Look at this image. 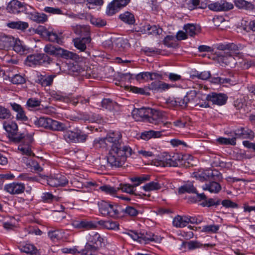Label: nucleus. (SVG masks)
<instances>
[{"mask_svg":"<svg viewBox=\"0 0 255 255\" xmlns=\"http://www.w3.org/2000/svg\"><path fill=\"white\" fill-rule=\"evenodd\" d=\"M108 142L111 146L107 157L108 164L112 167L122 166L127 158L132 154V149L122 141V135L120 131H110L107 134Z\"/></svg>","mask_w":255,"mask_h":255,"instance_id":"f257e3e1","label":"nucleus"},{"mask_svg":"<svg viewBox=\"0 0 255 255\" xmlns=\"http://www.w3.org/2000/svg\"><path fill=\"white\" fill-rule=\"evenodd\" d=\"M98 205L100 213L104 216H108L114 219L123 216V208L118 204L101 201Z\"/></svg>","mask_w":255,"mask_h":255,"instance_id":"f03ea898","label":"nucleus"},{"mask_svg":"<svg viewBox=\"0 0 255 255\" xmlns=\"http://www.w3.org/2000/svg\"><path fill=\"white\" fill-rule=\"evenodd\" d=\"M33 124L37 127H42L52 130L64 131L67 128L64 124L44 117L34 118Z\"/></svg>","mask_w":255,"mask_h":255,"instance_id":"7ed1b4c3","label":"nucleus"},{"mask_svg":"<svg viewBox=\"0 0 255 255\" xmlns=\"http://www.w3.org/2000/svg\"><path fill=\"white\" fill-rule=\"evenodd\" d=\"M11 140L15 142H23L25 143H21L19 145L18 150L22 154L27 156H34L32 153L30 143L32 141L31 137L30 136H25L23 133L17 134V132L10 135Z\"/></svg>","mask_w":255,"mask_h":255,"instance_id":"20e7f679","label":"nucleus"},{"mask_svg":"<svg viewBox=\"0 0 255 255\" xmlns=\"http://www.w3.org/2000/svg\"><path fill=\"white\" fill-rule=\"evenodd\" d=\"M149 178L150 176L149 175L132 177L130 178V180L134 183L132 185L129 184H120L118 187V190H121L123 192L127 193L133 194L135 196H140V194H137L135 193L134 188L139 185L141 183L149 180Z\"/></svg>","mask_w":255,"mask_h":255,"instance_id":"39448f33","label":"nucleus"},{"mask_svg":"<svg viewBox=\"0 0 255 255\" xmlns=\"http://www.w3.org/2000/svg\"><path fill=\"white\" fill-rule=\"evenodd\" d=\"M193 175L194 177L201 182L208 180H218L221 177V174L219 171L211 169L195 172Z\"/></svg>","mask_w":255,"mask_h":255,"instance_id":"423d86ee","label":"nucleus"},{"mask_svg":"<svg viewBox=\"0 0 255 255\" xmlns=\"http://www.w3.org/2000/svg\"><path fill=\"white\" fill-rule=\"evenodd\" d=\"M185 156L175 153L172 156L166 154L161 160L163 166L177 167L183 164Z\"/></svg>","mask_w":255,"mask_h":255,"instance_id":"0eeeda50","label":"nucleus"},{"mask_svg":"<svg viewBox=\"0 0 255 255\" xmlns=\"http://www.w3.org/2000/svg\"><path fill=\"white\" fill-rule=\"evenodd\" d=\"M52 60L45 54H34L28 55L26 59V63L29 66L44 64H49Z\"/></svg>","mask_w":255,"mask_h":255,"instance_id":"6e6552de","label":"nucleus"},{"mask_svg":"<svg viewBox=\"0 0 255 255\" xmlns=\"http://www.w3.org/2000/svg\"><path fill=\"white\" fill-rule=\"evenodd\" d=\"M65 139L68 142L75 143L84 142L87 139L88 135L82 131L66 132L64 135Z\"/></svg>","mask_w":255,"mask_h":255,"instance_id":"1a4fd4ad","label":"nucleus"},{"mask_svg":"<svg viewBox=\"0 0 255 255\" xmlns=\"http://www.w3.org/2000/svg\"><path fill=\"white\" fill-rule=\"evenodd\" d=\"M130 0H113L108 5L106 13L108 15H113L125 7Z\"/></svg>","mask_w":255,"mask_h":255,"instance_id":"9d476101","label":"nucleus"},{"mask_svg":"<svg viewBox=\"0 0 255 255\" xmlns=\"http://www.w3.org/2000/svg\"><path fill=\"white\" fill-rule=\"evenodd\" d=\"M68 183L67 178L61 174H56L47 178V184L51 187L64 186Z\"/></svg>","mask_w":255,"mask_h":255,"instance_id":"9b49d317","label":"nucleus"},{"mask_svg":"<svg viewBox=\"0 0 255 255\" xmlns=\"http://www.w3.org/2000/svg\"><path fill=\"white\" fill-rule=\"evenodd\" d=\"M44 51L45 53L53 55H61L64 56L66 58L71 57L72 53L67 50L59 47H55L51 44L46 45L44 48Z\"/></svg>","mask_w":255,"mask_h":255,"instance_id":"f8f14e48","label":"nucleus"},{"mask_svg":"<svg viewBox=\"0 0 255 255\" xmlns=\"http://www.w3.org/2000/svg\"><path fill=\"white\" fill-rule=\"evenodd\" d=\"M163 114L159 111L149 108L146 122L158 125L163 122Z\"/></svg>","mask_w":255,"mask_h":255,"instance_id":"ddd939ff","label":"nucleus"},{"mask_svg":"<svg viewBox=\"0 0 255 255\" xmlns=\"http://www.w3.org/2000/svg\"><path fill=\"white\" fill-rule=\"evenodd\" d=\"M4 190L10 194H19L24 192L25 186L21 183L13 182L6 184L4 186Z\"/></svg>","mask_w":255,"mask_h":255,"instance_id":"4468645a","label":"nucleus"},{"mask_svg":"<svg viewBox=\"0 0 255 255\" xmlns=\"http://www.w3.org/2000/svg\"><path fill=\"white\" fill-rule=\"evenodd\" d=\"M227 98L225 94L221 93H212L206 96L207 100L212 102L213 104L220 106L224 105L226 103Z\"/></svg>","mask_w":255,"mask_h":255,"instance_id":"2eb2a0df","label":"nucleus"},{"mask_svg":"<svg viewBox=\"0 0 255 255\" xmlns=\"http://www.w3.org/2000/svg\"><path fill=\"white\" fill-rule=\"evenodd\" d=\"M218 60L222 66H229L231 68H234L237 63L236 58L230 53L220 55Z\"/></svg>","mask_w":255,"mask_h":255,"instance_id":"dca6fc26","label":"nucleus"},{"mask_svg":"<svg viewBox=\"0 0 255 255\" xmlns=\"http://www.w3.org/2000/svg\"><path fill=\"white\" fill-rule=\"evenodd\" d=\"M149 108L134 109L132 112L133 118L136 121H147Z\"/></svg>","mask_w":255,"mask_h":255,"instance_id":"f3484780","label":"nucleus"},{"mask_svg":"<svg viewBox=\"0 0 255 255\" xmlns=\"http://www.w3.org/2000/svg\"><path fill=\"white\" fill-rule=\"evenodd\" d=\"M234 137L240 138L253 139L255 137L254 132L250 129L245 128H240L235 130L233 133Z\"/></svg>","mask_w":255,"mask_h":255,"instance_id":"a211bd4d","label":"nucleus"},{"mask_svg":"<svg viewBox=\"0 0 255 255\" xmlns=\"http://www.w3.org/2000/svg\"><path fill=\"white\" fill-rule=\"evenodd\" d=\"M72 225L76 229H94L97 227L95 224L92 222H88L85 221H73L72 223Z\"/></svg>","mask_w":255,"mask_h":255,"instance_id":"6ab92c4d","label":"nucleus"},{"mask_svg":"<svg viewBox=\"0 0 255 255\" xmlns=\"http://www.w3.org/2000/svg\"><path fill=\"white\" fill-rule=\"evenodd\" d=\"M10 104L12 109L17 113L16 118L17 120L23 121H27L28 118L25 115V112L20 105L15 103H10Z\"/></svg>","mask_w":255,"mask_h":255,"instance_id":"aec40b11","label":"nucleus"},{"mask_svg":"<svg viewBox=\"0 0 255 255\" xmlns=\"http://www.w3.org/2000/svg\"><path fill=\"white\" fill-rule=\"evenodd\" d=\"M241 47V45H237L234 43H219L216 45V48L220 50H229L234 52L239 50Z\"/></svg>","mask_w":255,"mask_h":255,"instance_id":"412c9836","label":"nucleus"},{"mask_svg":"<svg viewBox=\"0 0 255 255\" xmlns=\"http://www.w3.org/2000/svg\"><path fill=\"white\" fill-rule=\"evenodd\" d=\"M99 248L97 246H93L89 243H86L84 249L79 251V254L81 255H98Z\"/></svg>","mask_w":255,"mask_h":255,"instance_id":"4be33fe9","label":"nucleus"},{"mask_svg":"<svg viewBox=\"0 0 255 255\" xmlns=\"http://www.w3.org/2000/svg\"><path fill=\"white\" fill-rule=\"evenodd\" d=\"M103 241V239L98 233L93 232L90 234L87 243H89L95 247L97 246L98 248H100L102 246Z\"/></svg>","mask_w":255,"mask_h":255,"instance_id":"5701e85b","label":"nucleus"},{"mask_svg":"<svg viewBox=\"0 0 255 255\" xmlns=\"http://www.w3.org/2000/svg\"><path fill=\"white\" fill-rule=\"evenodd\" d=\"M183 245L187 248L189 250H194L197 249L204 247H212L213 246L212 244H202L197 241H190L189 242H186L183 243Z\"/></svg>","mask_w":255,"mask_h":255,"instance_id":"b1692460","label":"nucleus"},{"mask_svg":"<svg viewBox=\"0 0 255 255\" xmlns=\"http://www.w3.org/2000/svg\"><path fill=\"white\" fill-rule=\"evenodd\" d=\"M12 47L14 51L20 55L25 54L28 51L26 46L19 39H14V42Z\"/></svg>","mask_w":255,"mask_h":255,"instance_id":"393cba45","label":"nucleus"},{"mask_svg":"<svg viewBox=\"0 0 255 255\" xmlns=\"http://www.w3.org/2000/svg\"><path fill=\"white\" fill-rule=\"evenodd\" d=\"M14 38L7 35L0 37V49H8L12 47L14 42Z\"/></svg>","mask_w":255,"mask_h":255,"instance_id":"a878e982","label":"nucleus"},{"mask_svg":"<svg viewBox=\"0 0 255 255\" xmlns=\"http://www.w3.org/2000/svg\"><path fill=\"white\" fill-rule=\"evenodd\" d=\"M186 100L187 99H185V96L183 98L176 97L168 99L167 103L173 107H179L184 108L187 105Z\"/></svg>","mask_w":255,"mask_h":255,"instance_id":"bb28decb","label":"nucleus"},{"mask_svg":"<svg viewBox=\"0 0 255 255\" xmlns=\"http://www.w3.org/2000/svg\"><path fill=\"white\" fill-rule=\"evenodd\" d=\"M28 17L37 23H43L47 20V16L44 13H40L36 12L34 9H33L31 14H30Z\"/></svg>","mask_w":255,"mask_h":255,"instance_id":"cd10ccee","label":"nucleus"},{"mask_svg":"<svg viewBox=\"0 0 255 255\" xmlns=\"http://www.w3.org/2000/svg\"><path fill=\"white\" fill-rule=\"evenodd\" d=\"M178 192L180 194H184L185 193H197V190L194 187L193 182L188 181L179 188Z\"/></svg>","mask_w":255,"mask_h":255,"instance_id":"c85d7f7f","label":"nucleus"},{"mask_svg":"<svg viewBox=\"0 0 255 255\" xmlns=\"http://www.w3.org/2000/svg\"><path fill=\"white\" fill-rule=\"evenodd\" d=\"M202 189L211 193H217L221 190V186L217 182L213 181L203 185Z\"/></svg>","mask_w":255,"mask_h":255,"instance_id":"c756f323","label":"nucleus"},{"mask_svg":"<svg viewBox=\"0 0 255 255\" xmlns=\"http://www.w3.org/2000/svg\"><path fill=\"white\" fill-rule=\"evenodd\" d=\"M7 26L10 28L24 31L28 27L29 24L26 22L16 21L7 23Z\"/></svg>","mask_w":255,"mask_h":255,"instance_id":"7c9ffc66","label":"nucleus"},{"mask_svg":"<svg viewBox=\"0 0 255 255\" xmlns=\"http://www.w3.org/2000/svg\"><path fill=\"white\" fill-rule=\"evenodd\" d=\"M55 77V75H41L38 77L37 82L40 84H41L42 86H49L52 84L53 81V79Z\"/></svg>","mask_w":255,"mask_h":255,"instance_id":"2f4dec72","label":"nucleus"},{"mask_svg":"<svg viewBox=\"0 0 255 255\" xmlns=\"http://www.w3.org/2000/svg\"><path fill=\"white\" fill-rule=\"evenodd\" d=\"M119 18L124 22L128 24H133L135 20L133 14L129 11H125L119 16Z\"/></svg>","mask_w":255,"mask_h":255,"instance_id":"473e14b6","label":"nucleus"},{"mask_svg":"<svg viewBox=\"0 0 255 255\" xmlns=\"http://www.w3.org/2000/svg\"><path fill=\"white\" fill-rule=\"evenodd\" d=\"M21 2L17 0L10 1L6 7L7 10L10 13H18L20 12Z\"/></svg>","mask_w":255,"mask_h":255,"instance_id":"72a5a7b5","label":"nucleus"},{"mask_svg":"<svg viewBox=\"0 0 255 255\" xmlns=\"http://www.w3.org/2000/svg\"><path fill=\"white\" fill-rule=\"evenodd\" d=\"M188 218L186 216H181L178 215L173 220V225L176 228H183L188 224Z\"/></svg>","mask_w":255,"mask_h":255,"instance_id":"f704fd0d","label":"nucleus"},{"mask_svg":"<svg viewBox=\"0 0 255 255\" xmlns=\"http://www.w3.org/2000/svg\"><path fill=\"white\" fill-rule=\"evenodd\" d=\"M91 41L90 37H83L82 39L77 38L74 40L75 46L81 51H84L86 48V43Z\"/></svg>","mask_w":255,"mask_h":255,"instance_id":"c9c22d12","label":"nucleus"},{"mask_svg":"<svg viewBox=\"0 0 255 255\" xmlns=\"http://www.w3.org/2000/svg\"><path fill=\"white\" fill-rule=\"evenodd\" d=\"M184 29L185 30L186 34L191 37L197 34L200 30V28L199 26H196L193 24L190 23L185 24L184 26Z\"/></svg>","mask_w":255,"mask_h":255,"instance_id":"e433bc0d","label":"nucleus"},{"mask_svg":"<svg viewBox=\"0 0 255 255\" xmlns=\"http://www.w3.org/2000/svg\"><path fill=\"white\" fill-rule=\"evenodd\" d=\"M74 32L81 36H87L89 33V27L86 25H76L72 26Z\"/></svg>","mask_w":255,"mask_h":255,"instance_id":"4c0bfd02","label":"nucleus"},{"mask_svg":"<svg viewBox=\"0 0 255 255\" xmlns=\"http://www.w3.org/2000/svg\"><path fill=\"white\" fill-rule=\"evenodd\" d=\"M21 251L30 255H38L39 253L37 249L34 245L30 244H26L21 247Z\"/></svg>","mask_w":255,"mask_h":255,"instance_id":"58836bf2","label":"nucleus"},{"mask_svg":"<svg viewBox=\"0 0 255 255\" xmlns=\"http://www.w3.org/2000/svg\"><path fill=\"white\" fill-rule=\"evenodd\" d=\"M140 238L141 239V243L147 244L151 241H157V238L150 232L141 233Z\"/></svg>","mask_w":255,"mask_h":255,"instance_id":"ea45409f","label":"nucleus"},{"mask_svg":"<svg viewBox=\"0 0 255 255\" xmlns=\"http://www.w3.org/2000/svg\"><path fill=\"white\" fill-rule=\"evenodd\" d=\"M235 4L239 8L251 10L254 8V5L250 2L245 0H235Z\"/></svg>","mask_w":255,"mask_h":255,"instance_id":"a19ab883","label":"nucleus"},{"mask_svg":"<svg viewBox=\"0 0 255 255\" xmlns=\"http://www.w3.org/2000/svg\"><path fill=\"white\" fill-rule=\"evenodd\" d=\"M3 128L5 130L11 134V135L15 133L18 129V127L16 123L4 122L3 123Z\"/></svg>","mask_w":255,"mask_h":255,"instance_id":"79ce46f5","label":"nucleus"},{"mask_svg":"<svg viewBox=\"0 0 255 255\" xmlns=\"http://www.w3.org/2000/svg\"><path fill=\"white\" fill-rule=\"evenodd\" d=\"M160 135L159 131L150 130L142 132L140 137L142 139L147 140L152 137H158Z\"/></svg>","mask_w":255,"mask_h":255,"instance_id":"37998d69","label":"nucleus"},{"mask_svg":"<svg viewBox=\"0 0 255 255\" xmlns=\"http://www.w3.org/2000/svg\"><path fill=\"white\" fill-rule=\"evenodd\" d=\"M197 95V93L195 90H191L187 92L186 95L184 96L185 99H187V103H192L193 105L196 104L198 102Z\"/></svg>","mask_w":255,"mask_h":255,"instance_id":"c03bdc74","label":"nucleus"},{"mask_svg":"<svg viewBox=\"0 0 255 255\" xmlns=\"http://www.w3.org/2000/svg\"><path fill=\"white\" fill-rule=\"evenodd\" d=\"M188 4V8L190 10L195 8H204L206 7V3L201 1V0H189Z\"/></svg>","mask_w":255,"mask_h":255,"instance_id":"a18cd8bd","label":"nucleus"},{"mask_svg":"<svg viewBox=\"0 0 255 255\" xmlns=\"http://www.w3.org/2000/svg\"><path fill=\"white\" fill-rule=\"evenodd\" d=\"M64 232L62 230H54L49 231L48 233V237L51 240L55 242L58 241L63 237Z\"/></svg>","mask_w":255,"mask_h":255,"instance_id":"49530a36","label":"nucleus"},{"mask_svg":"<svg viewBox=\"0 0 255 255\" xmlns=\"http://www.w3.org/2000/svg\"><path fill=\"white\" fill-rule=\"evenodd\" d=\"M145 191L156 190L161 188L160 185L156 182H150L142 187Z\"/></svg>","mask_w":255,"mask_h":255,"instance_id":"de8ad7c7","label":"nucleus"},{"mask_svg":"<svg viewBox=\"0 0 255 255\" xmlns=\"http://www.w3.org/2000/svg\"><path fill=\"white\" fill-rule=\"evenodd\" d=\"M99 188L102 191L111 195H115L118 191V187H112L108 185L101 186Z\"/></svg>","mask_w":255,"mask_h":255,"instance_id":"09e8293b","label":"nucleus"},{"mask_svg":"<svg viewBox=\"0 0 255 255\" xmlns=\"http://www.w3.org/2000/svg\"><path fill=\"white\" fill-rule=\"evenodd\" d=\"M107 139V136L103 138H96L94 140V143L97 147H106L108 146H110Z\"/></svg>","mask_w":255,"mask_h":255,"instance_id":"8fccbe9b","label":"nucleus"},{"mask_svg":"<svg viewBox=\"0 0 255 255\" xmlns=\"http://www.w3.org/2000/svg\"><path fill=\"white\" fill-rule=\"evenodd\" d=\"M236 137H232V138H225V137H219L217 139V141L219 142L220 143L222 144H231V145H236Z\"/></svg>","mask_w":255,"mask_h":255,"instance_id":"3c124183","label":"nucleus"},{"mask_svg":"<svg viewBox=\"0 0 255 255\" xmlns=\"http://www.w3.org/2000/svg\"><path fill=\"white\" fill-rule=\"evenodd\" d=\"M219 226L216 225H209L203 227L201 231L207 233H215L219 229Z\"/></svg>","mask_w":255,"mask_h":255,"instance_id":"603ef678","label":"nucleus"},{"mask_svg":"<svg viewBox=\"0 0 255 255\" xmlns=\"http://www.w3.org/2000/svg\"><path fill=\"white\" fill-rule=\"evenodd\" d=\"M145 27L149 34L159 35L161 33L162 31L161 28L157 27L155 25L152 26L147 25Z\"/></svg>","mask_w":255,"mask_h":255,"instance_id":"864d4df0","label":"nucleus"},{"mask_svg":"<svg viewBox=\"0 0 255 255\" xmlns=\"http://www.w3.org/2000/svg\"><path fill=\"white\" fill-rule=\"evenodd\" d=\"M101 103L103 108L110 111L113 110L116 105V103L110 99H104Z\"/></svg>","mask_w":255,"mask_h":255,"instance_id":"5fc2aeb1","label":"nucleus"},{"mask_svg":"<svg viewBox=\"0 0 255 255\" xmlns=\"http://www.w3.org/2000/svg\"><path fill=\"white\" fill-rule=\"evenodd\" d=\"M46 35L48 40L51 42H56L59 44L62 42L61 38L59 37L55 32L47 31L46 32Z\"/></svg>","mask_w":255,"mask_h":255,"instance_id":"6e6d98bb","label":"nucleus"},{"mask_svg":"<svg viewBox=\"0 0 255 255\" xmlns=\"http://www.w3.org/2000/svg\"><path fill=\"white\" fill-rule=\"evenodd\" d=\"M116 44L117 47H118L120 50H124L129 46V43L127 40L122 38L117 39Z\"/></svg>","mask_w":255,"mask_h":255,"instance_id":"4d7b16f0","label":"nucleus"},{"mask_svg":"<svg viewBox=\"0 0 255 255\" xmlns=\"http://www.w3.org/2000/svg\"><path fill=\"white\" fill-rule=\"evenodd\" d=\"M10 81L14 84H22L25 82V80L21 75L15 74L10 78Z\"/></svg>","mask_w":255,"mask_h":255,"instance_id":"13d9d810","label":"nucleus"},{"mask_svg":"<svg viewBox=\"0 0 255 255\" xmlns=\"http://www.w3.org/2000/svg\"><path fill=\"white\" fill-rule=\"evenodd\" d=\"M101 119L102 118L100 115L96 114H91L87 115L85 120L91 123H99L101 122Z\"/></svg>","mask_w":255,"mask_h":255,"instance_id":"bf43d9fd","label":"nucleus"},{"mask_svg":"<svg viewBox=\"0 0 255 255\" xmlns=\"http://www.w3.org/2000/svg\"><path fill=\"white\" fill-rule=\"evenodd\" d=\"M10 116V111L4 107L0 106V119H8Z\"/></svg>","mask_w":255,"mask_h":255,"instance_id":"052dcab7","label":"nucleus"},{"mask_svg":"<svg viewBox=\"0 0 255 255\" xmlns=\"http://www.w3.org/2000/svg\"><path fill=\"white\" fill-rule=\"evenodd\" d=\"M138 213V211L135 208L131 206H128L125 209H123V213L130 216H136Z\"/></svg>","mask_w":255,"mask_h":255,"instance_id":"680f3d73","label":"nucleus"},{"mask_svg":"<svg viewBox=\"0 0 255 255\" xmlns=\"http://www.w3.org/2000/svg\"><path fill=\"white\" fill-rule=\"evenodd\" d=\"M150 72H141L135 76V78L138 81H140L141 80H144L145 81H148L149 80V77H151Z\"/></svg>","mask_w":255,"mask_h":255,"instance_id":"e2e57ef3","label":"nucleus"},{"mask_svg":"<svg viewBox=\"0 0 255 255\" xmlns=\"http://www.w3.org/2000/svg\"><path fill=\"white\" fill-rule=\"evenodd\" d=\"M40 105V101L34 98H30L26 102V105L28 108H34L39 106Z\"/></svg>","mask_w":255,"mask_h":255,"instance_id":"0e129e2a","label":"nucleus"},{"mask_svg":"<svg viewBox=\"0 0 255 255\" xmlns=\"http://www.w3.org/2000/svg\"><path fill=\"white\" fill-rule=\"evenodd\" d=\"M143 51L147 55L160 54H161V50L153 47H145L143 49Z\"/></svg>","mask_w":255,"mask_h":255,"instance_id":"69168bd1","label":"nucleus"},{"mask_svg":"<svg viewBox=\"0 0 255 255\" xmlns=\"http://www.w3.org/2000/svg\"><path fill=\"white\" fill-rule=\"evenodd\" d=\"M127 234L133 240L138 241L141 243L142 240L140 238L141 233H137L133 231H129Z\"/></svg>","mask_w":255,"mask_h":255,"instance_id":"338daca9","label":"nucleus"},{"mask_svg":"<svg viewBox=\"0 0 255 255\" xmlns=\"http://www.w3.org/2000/svg\"><path fill=\"white\" fill-rule=\"evenodd\" d=\"M33 9V8L31 6L21 2L20 12L25 13L27 15V16H28L30 14H31Z\"/></svg>","mask_w":255,"mask_h":255,"instance_id":"774afa93","label":"nucleus"}]
</instances>
